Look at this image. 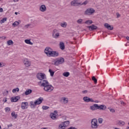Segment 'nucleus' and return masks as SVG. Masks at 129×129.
I'll return each instance as SVG.
<instances>
[{"label":"nucleus","mask_w":129,"mask_h":129,"mask_svg":"<svg viewBox=\"0 0 129 129\" xmlns=\"http://www.w3.org/2000/svg\"><path fill=\"white\" fill-rule=\"evenodd\" d=\"M39 83H40L41 86H43V90L45 92H52L54 90V87L50 84L47 80H43L39 82Z\"/></svg>","instance_id":"obj_1"},{"label":"nucleus","mask_w":129,"mask_h":129,"mask_svg":"<svg viewBox=\"0 0 129 129\" xmlns=\"http://www.w3.org/2000/svg\"><path fill=\"white\" fill-rule=\"evenodd\" d=\"M44 53L48 57H58L59 56L58 52L53 51V49L49 47L45 48Z\"/></svg>","instance_id":"obj_2"},{"label":"nucleus","mask_w":129,"mask_h":129,"mask_svg":"<svg viewBox=\"0 0 129 129\" xmlns=\"http://www.w3.org/2000/svg\"><path fill=\"white\" fill-rule=\"evenodd\" d=\"M44 101V98L43 97H39L38 99L36 100L34 102L31 101L29 103V105L31 108H36L37 105L41 104Z\"/></svg>","instance_id":"obj_3"},{"label":"nucleus","mask_w":129,"mask_h":129,"mask_svg":"<svg viewBox=\"0 0 129 129\" xmlns=\"http://www.w3.org/2000/svg\"><path fill=\"white\" fill-rule=\"evenodd\" d=\"M69 124H70V121H69L61 122L58 125V129H65L69 125Z\"/></svg>","instance_id":"obj_4"},{"label":"nucleus","mask_w":129,"mask_h":129,"mask_svg":"<svg viewBox=\"0 0 129 129\" xmlns=\"http://www.w3.org/2000/svg\"><path fill=\"white\" fill-rule=\"evenodd\" d=\"M98 123L97 122V119L94 118L91 121V127L92 129L98 128Z\"/></svg>","instance_id":"obj_5"},{"label":"nucleus","mask_w":129,"mask_h":129,"mask_svg":"<svg viewBox=\"0 0 129 129\" xmlns=\"http://www.w3.org/2000/svg\"><path fill=\"white\" fill-rule=\"evenodd\" d=\"M95 13V10L93 8H88L84 12V15L86 16H92Z\"/></svg>","instance_id":"obj_6"},{"label":"nucleus","mask_w":129,"mask_h":129,"mask_svg":"<svg viewBox=\"0 0 129 129\" xmlns=\"http://www.w3.org/2000/svg\"><path fill=\"white\" fill-rule=\"evenodd\" d=\"M36 77L37 79L39 80H41V81H43V80H46L47 77H46V75L44 73H39L37 74Z\"/></svg>","instance_id":"obj_7"},{"label":"nucleus","mask_w":129,"mask_h":129,"mask_svg":"<svg viewBox=\"0 0 129 129\" xmlns=\"http://www.w3.org/2000/svg\"><path fill=\"white\" fill-rule=\"evenodd\" d=\"M52 37L54 39H58L60 38V32L59 30L57 29H54L52 31Z\"/></svg>","instance_id":"obj_8"},{"label":"nucleus","mask_w":129,"mask_h":129,"mask_svg":"<svg viewBox=\"0 0 129 129\" xmlns=\"http://www.w3.org/2000/svg\"><path fill=\"white\" fill-rule=\"evenodd\" d=\"M64 59L62 57L57 58L54 61V65H55V66H58V65L63 64V63H64Z\"/></svg>","instance_id":"obj_9"},{"label":"nucleus","mask_w":129,"mask_h":129,"mask_svg":"<svg viewBox=\"0 0 129 129\" xmlns=\"http://www.w3.org/2000/svg\"><path fill=\"white\" fill-rule=\"evenodd\" d=\"M23 62L25 67H30V66H31V61L29 59H28V58H24Z\"/></svg>","instance_id":"obj_10"},{"label":"nucleus","mask_w":129,"mask_h":129,"mask_svg":"<svg viewBox=\"0 0 129 129\" xmlns=\"http://www.w3.org/2000/svg\"><path fill=\"white\" fill-rule=\"evenodd\" d=\"M58 113V111H54V112L51 113L50 114V117L52 119L55 120L57 118V115Z\"/></svg>","instance_id":"obj_11"},{"label":"nucleus","mask_w":129,"mask_h":129,"mask_svg":"<svg viewBox=\"0 0 129 129\" xmlns=\"http://www.w3.org/2000/svg\"><path fill=\"white\" fill-rule=\"evenodd\" d=\"M71 5L72 7H77V6L81 5V3H80L78 0H74L71 2Z\"/></svg>","instance_id":"obj_12"},{"label":"nucleus","mask_w":129,"mask_h":129,"mask_svg":"<svg viewBox=\"0 0 129 129\" xmlns=\"http://www.w3.org/2000/svg\"><path fill=\"white\" fill-rule=\"evenodd\" d=\"M29 107V103L27 102H22L21 103L22 109H27Z\"/></svg>","instance_id":"obj_13"},{"label":"nucleus","mask_w":129,"mask_h":129,"mask_svg":"<svg viewBox=\"0 0 129 129\" xmlns=\"http://www.w3.org/2000/svg\"><path fill=\"white\" fill-rule=\"evenodd\" d=\"M39 11L40 12H41V13H44V12L47 11V7H46V6L44 5H41L39 7Z\"/></svg>","instance_id":"obj_14"},{"label":"nucleus","mask_w":129,"mask_h":129,"mask_svg":"<svg viewBox=\"0 0 129 129\" xmlns=\"http://www.w3.org/2000/svg\"><path fill=\"white\" fill-rule=\"evenodd\" d=\"M105 28H106L108 30L111 31L113 30V27L110 26V25L108 24V23H106L104 24Z\"/></svg>","instance_id":"obj_15"},{"label":"nucleus","mask_w":129,"mask_h":129,"mask_svg":"<svg viewBox=\"0 0 129 129\" xmlns=\"http://www.w3.org/2000/svg\"><path fill=\"white\" fill-rule=\"evenodd\" d=\"M60 101L62 103H64V104H66L67 103H68L69 100H68V98L63 97L61 98Z\"/></svg>","instance_id":"obj_16"},{"label":"nucleus","mask_w":129,"mask_h":129,"mask_svg":"<svg viewBox=\"0 0 129 129\" xmlns=\"http://www.w3.org/2000/svg\"><path fill=\"white\" fill-rule=\"evenodd\" d=\"M98 104H95L90 107V109L91 110H96L98 109Z\"/></svg>","instance_id":"obj_17"},{"label":"nucleus","mask_w":129,"mask_h":129,"mask_svg":"<svg viewBox=\"0 0 129 129\" xmlns=\"http://www.w3.org/2000/svg\"><path fill=\"white\" fill-rule=\"evenodd\" d=\"M98 109H99L100 110H105V109H106V106L104 105H101L99 106L98 105Z\"/></svg>","instance_id":"obj_18"},{"label":"nucleus","mask_w":129,"mask_h":129,"mask_svg":"<svg viewBox=\"0 0 129 129\" xmlns=\"http://www.w3.org/2000/svg\"><path fill=\"white\" fill-rule=\"evenodd\" d=\"M117 123L119 126H123L125 125V122L122 120H118Z\"/></svg>","instance_id":"obj_19"},{"label":"nucleus","mask_w":129,"mask_h":129,"mask_svg":"<svg viewBox=\"0 0 129 129\" xmlns=\"http://www.w3.org/2000/svg\"><path fill=\"white\" fill-rule=\"evenodd\" d=\"M89 31H93V30H96L97 29V26L92 25V26H88Z\"/></svg>","instance_id":"obj_20"},{"label":"nucleus","mask_w":129,"mask_h":129,"mask_svg":"<svg viewBox=\"0 0 129 129\" xmlns=\"http://www.w3.org/2000/svg\"><path fill=\"white\" fill-rule=\"evenodd\" d=\"M19 99H20V98L18 96L13 97L11 98V100L12 102H17V101H18V100H19Z\"/></svg>","instance_id":"obj_21"},{"label":"nucleus","mask_w":129,"mask_h":129,"mask_svg":"<svg viewBox=\"0 0 129 129\" xmlns=\"http://www.w3.org/2000/svg\"><path fill=\"white\" fill-rule=\"evenodd\" d=\"M59 47L61 50H64L65 49V44L62 42H60L59 43Z\"/></svg>","instance_id":"obj_22"},{"label":"nucleus","mask_w":129,"mask_h":129,"mask_svg":"<svg viewBox=\"0 0 129 129\" xmlns=\"http://www.w3.org/2000/svg\"><path fill=\"white\" fill-rule=\"evenodd\" d=\"M24 42L26 44H28V45H33L32 42H31V40L30 39H25Z\"/></svg>","instance_id":"obj_23"},{"label":"nucleus","mask_w":129,"mask_h":129,"mask_svg":"<svg viewBox=\"0 0 129 129\" xmlns=\"http://www.w3.org/2000/svg\"><path fill=\"white\" fill-rule=\"evenodd\" d=\"M32 93V90L28 89L25 92V95H29V94H31Z\"/></svg>","instance_id":"obj_24"},{"label":"nucleus","mask_w":129,"mask_h":129,"mask_svg":"<svg viewBox=\"0 0 129 129\" xmlns=\"http://www.w3.org/2000/svg\"><path fill=\"white\" fill-rule=\"evenodd\" d=\"M60 26L62 27V28H66V27H67V23L65 22L61 23Z\"/></svg>","instance_id":"obj_25"},{"label":"nucleus","mask_w":129,"mask_h":129,"mask_svg":"<svg viewBox=\"0 0 129 129\" xmlns=\"http://www.w3.org/2000/svg\"><path fill=\"white\" fill-rule=\"evenodd\" d=\"M77 23L79 24V25H82V24H84L83 23V19H79L77 21Z\"/></svg>","instance_id":"obj_26"},{"label":"nucleus","mask_w":129,"mask_h":129,"mask_svg":"<svg viewBox=\"0 0 129 129\" xmlns=\"http://www.w3.org/2000/svg\"><path fill=\"white\" fill-rule=\"evenodd\" d=\"M83 100L85 102H89V97L87 96L84 97Z\"/></svg>","instance_id":"obj_27"},{"label":"nucleus","mask_w":129,"mask_h":129,"mask_svg":"<svg viewBox=\"0 0 129 129\" xmlns=\"http://www.w3.org/2000/svg\"><path fill=\"white\" fill-rule=\"evenodd\" d=\"M62 75L64 77H68L69 76V75H70V73L68 72H64L62 74Z\"/></svg>","instance_id":"obj_28"},{"label":"nucleus","mask_w":129,"mask_h":129,"mask_svg":"<svg viewBox=\"0 0 129 129\" xmlns=\"http://www.w3.org/2000/svg\"><path fill=\"white\" fill-rule=\"evenodd\" d=\"M92 23L93 22L92 21V20H87L85 21L84 23L86 24V25H91Z\"/></svg>","instance_id":"obj_29"},{"label":"nucleus","mask_w":129,"mask_h":129,"mask_svg":"<svg viewBox=\"0 0 129 129\" xmlns=\"http://www.w3.org/2000/svg\"><path fill=\"white\" fill-rule=\"evenodd\" d=\"M19 91H20V89H19V88H15L12 90V92L13 93H16V92H19Z\"/></svg>","instance_id":"obj_30"},{"label":"nucleus","mask_w":129,"mask_h":129,"mask_svg":"<svg viewBox=\"0 0 129 129\" xmlns=\"http://www.w3.org/2000/svg\"><path fill=\"white\" fill-rule=\"evenodd\" d=\"M13 44H14V41H13L12 40H8L7 41V44L8 46H11V45H13Z\"/></svg>","instance_id":"obj_31"},{"label":"nucleus","mask_w":129,"mask_h":129,"mask_svg":"<svg viewBox=\"0 0 129 129\" xmlns=\"http://www.w3.org/2000/svg\"><path fill=\"white\" fill-rule=\"evenodd\" d=\"M12 25L14 27H17L20 25V23L18 21H15Z\"/></svg>","instance_id":"obj_32"},{"label":"nucleus","mask_w":129,"mask_h":129,"mask_svg":"<svg viewBox=\"0 0 129 129\" xmlns=\"http://www.w3.org/2000/svg\"><path fill=\"white\" fill-rule=\"evenodd\" d=\"M7 20H8V19L7 18H3L2 20H1V21H0L1 24H4V23H5V22H7Z\"/></svg>","instance_id":"obj_33"},{"label":"nucleus","mask_w":129,"mask_h":129,"mask_svg":"<svg viewBox=\"0 0 129 129\" xmlns=\"http://www.w3.org/2000/svg\"><path fill=\"white\" fill-rule=\"evenodd\" d=\"M48 71L50 74V76H54V73H55L54 71H52V70L51 69H49Z\"/></svg>","instance_id":"obj_34"},{"label":"nucleus","mask_w":129,"mask_h":129,"mask_svg":"<svg viewBox=\"0 0 129 129\" xmlns=\"http://www.w3.org/2000/svg\"><path fill=\"white\" fill-rule=\"evenodd\" d=\"M11 115L12 117H14V118H17V115L16 114V113L15 112H12L11 113Z\"/></svg>","instance_id":"obj_35"},{"label":"nucleus","mask_w":129,"mask_h":129,"mask_svg":"<svg viewBox=\"0 0 129 129\" xmlns=\"http://www.w3.org/2000/svg\"><path fill=\"white\" fill-rule=\"evenodd\" d=\"M98 122H99V123L101 124V123H102L103 122V119L102 118H98Z\"/></svg>","instance_id":"obj_36"},{"label":"nucleus","mask_w":129,"mask_h":129,"mask_svg":"<svg viewBox=\"0 0 129 129\" xmlns=\"http://www.w3.org/2000/svg\"><path fill=\"white\" fill-rule=\"evenodd\" d=\"M42 108L43 110H47V109H49V107L47 106H43Z\"/></svg>","instance_id":"obj_37"},{"label":"nucleus","mask_w":129,"mask_h":129,"mask_svg":"<svg viewBox=\"0 0 129 129\" xmlns=\"http://www.w3.org/2000/svg\"><path fill=\"white\" fill-rule=\"evenodd\" d=\"M92 80H93V81H94V83L95 84L97 83V80L96 79L95 77H93L92 78Z\"/></svg>","instance_id":"obj_38"},{"label":"nucleus","mask_w":129,"mask_h":129,"mask_svg":"<svg viewBox=\"0 0 129 129\" xmlns=\"http://www.w3.org/2000/svg\"><path fill=\"white\" fill-rule=\"evenodd\" d=\"M87 4H88V1H85L84 3H83L82 4H81V5H82V6H86V5Z\"/></svg>","instance_id":"obj_39"},{"label":"nucleus","mask_w":129,"mask_h":129,"mask_svg":"<svg viewBox=\"0 0 129 129\" xmlns=\"http://www.w3.org/2000/svg\"><path fill=\"white\" fill-rule=\"evenodd\" d=\"M5 111H6V112H9V111H11V109H10V108H9V107H6V108H5Z\"/></svg>","instance_id":"obj_40"},{"label":"nucleus","mask_w":129,"mask_h":129,"mask_svg":"<svg viewBox=\"0 0 129 129\" xmlns=\"http://www.w3.org/2000/svg\"><path fill=\"white\" fill-rule=\"evenodd\" d=\"M30 26H31V24H27L25 25L24 28L25 29H28V28H29Z\"/></svg>","instance_id":"obj_41"},{"label":"nucleus","mask_w":129,"mask_h":129,"mask_svg":"<svg viewBox=\"0 0 129 129\" xmlns=\"http://www.w3.org/2000/svg\"><path fill=\"white\" fill-rule=\"evenodd\" d=\"M5 63L3 62H0V68H1L2 67H4L5 66Z\"/></svg>","instance_id":"obj_42"},{"label":"nucleus","mask_w":129,"mask_h":129,"mask_svg":"<svg viewBox=\"0 0 129 129\" xmlns=\"http://www.w3.org/2000/svg\"><path fill=\"white\" fill-rule=\"evenodd\" d=\"M89 102H94V100L92 98H89Z\"/></svg>","instance_id":"obj_43"},{"label":"nucleus","mask_w":129,"mask_h":129,"mask_svg":"<svg viewBox=\"0 0 129 129\" xmlns=\"http://www.w3.org/2000/svg\"><path fill=\"white\" fill-rule=\"evenodd\" d=\"M87 92H88V91H87V90L82 91V93H83L84 94H86V93H87Z\"/></svg>","instance_id":"obj_44"},{"label":"nucleus","mask_w":129,"mask_h":129,"mask_svg":"<svg viewBox=\"0 0 129 129\" xmlns=\"http://www.w3.org/2000/svg\"><path fill=\"white\" fill-rule=\"evenodd\" d=\"M109 110H110V111L111 112H114V109H113V108H110V109H109Z\"/></svg>","instance_id":"obj_45"},{"label":"nucleus","mask_w":129,"mask_h":129,"mask_svg":"<svg viewBox=\"0 0 129 129\" xmlns=\"http://www.w3.org/2000/svg\"><path fill=\"white\" fill-rule=\"evenodd\" d=\"M1 38L2 39V40H6V39H7V37L3 36V37H1Z\"/></svg>","instance_id":"obj_46"},{"label":"nucleus","mask_w":129,"mask_h":129,"mask_svg":"<svg viewBox=\"0 0 129 129\" xmlns=\"http://www.w3.org/2000/svg\"><path fill=\"white\" fill-rule=\"evenodd\" d=\"M117 18H119L120 17V15L119 13H116Z\"/></svg>","instance_id":"obj_47"},{"label":"nucleus","mask_w":129,"mask_h":129,"mask_svg":"<svg viewBox=\"0 0 129 129\" xmlns=\"http://www.w3.org/2000/svg\"><path fill=\"white\" fill-rule=\"evenodd\" d=\"M4 12V9L3 8H0V13H3Z\"/></svg>","instance_id":"obj_48"},{"label":"nucleus","mask_w":129,"mask_h":129,"mask_svg":"<svg viewBox=\"0 0 129 129\" xmlns=\"http://www.w3.org/2000/svg\"><path fill=\"white\" fill-rule=\"evenodd\" d=\"M12 126H13V124H12L8 125V127H12Z\"/></svg>","instance_id":"obj_49"},{"label":"nucleus","mask_w":129,"mask_h":129,"mask_svg":"<svg viewBox=\"0 0 129 129\" xmlns=\"http://www.w3.org/2000/svg\"><path fill=\"white\" fill-rule=\"evenodd\" d=\"M20 0H13L14 3H18Z\"/></svg>","instance_id":"obj_50"},{"label":"nucleus","mask_w":129,"mask_h":129,"mask_svg":"<svg viewBox=\"0 0 129 129\" xmlns=\"http://www.w3.org/2000/svg\"><path fill=\"white\" fill-rule=\"evenodd\" d=\"M120 103L122 105H124V102H123V101H121Z\"/></svg>","instance_id":"obj_51"},{"label":"nucleus","mask_w":129,"mask_h":129,"mask_svg":"<svg viewBox=\"0 0 129 129\" xmlns=\"http://www.w3.org/2000/svg\"><path fill=\"white\" fill-rule=\"evenodd\" d=\"M67 117L66 116H63L62 117V118H63V119H67Z\"/></svg>","instance_id":"obj_52"},{"label":"nucleus","mask_w":129,"mask_h":129,"mask_svg":"<svg viewBox=\"0 0 129 129\" xmlns=\"http://www.w3.org/2000/svg\"><path fill=\"white\" fill-rule=\"evenodd\" d=\"M69 129H76V128H75V127H71L69 128Z\"/></svg>","instance_id":"obj_53"},{"label":"nucleus","mask_w":129,"mask_h":129,"mask_svg":"<svg viewBox=\"0 0 129 129\" xmlns=\"http://www.w3.org/2000/svg\"><path fill=\"white\" fill-rule=\"evenodd\" d=\"M126 40H127L128 41H129V37H128V36H127V37H126Z\"/></svg>","instance_id":"obj_54"},{"label":"nucleus","mask_w":129,"mask_h":129,"mask_svg":"<svg viewBox=\"0 0 129 129\" xmlns=\"http://www.w3.org/2000/svg\"><path fill=\"white\" fill-rule=\"evenodd\" d=\"M4 102H7L8 101V100H7V98L5 99V100H4Z\"/></svg>","instance_id":"obj_55"},{"label":"nucleus","mask_w":129,"mask_h":129,"mask_svg":"<svg viewBox=\"0 0 129 129\" xmlns=\"http://www.w3.org/2000/svg\"><path fill=\"white\" fill-rule=\"evenodd\" d=\"M94 102H95V103H98V101H95Z\"/></svg>","instance_id":"obj_56"},{"label":"nucleus","mask_w":129,"mask_h":129,"mask_svg":"<svg viewBox=\"0 0 129 129\" xmlns=\"http://www.w3.org/2000/svg\"><path fill=\"white\" fill-rule=\"evenodd\" d=\"M41 129H48L47 127L41 128Z\"/></svg>","instance_id":"obj_57"},{"label":"nucleus","mask_w":129,"mask_h":129,"mask_svg":"<svg viewBox=\"0 0 129 129\" xmlns=\"http://www.w3.org/2000/svg\"><path fill=\"white\" fill-rule=\"evenodd\" d=\"M126 129H129V126H127Z\"/></svg>","instance_id":"obj_58"},{"label":"nucleus","mask_w":129,"mask_h":129,"mask_svg":"<svg viewBox=\"0 0 129 129\" xmlns=\"http://www.w3.org/2000/svg\"><path fill=\"white\" fill-rule=\"evenodd\" d=\"M15 14L16 15H18V13H17V12H15Z\"/></svg>","instance_id":"obj_59"},{"label":"nucleus","mask_w":129,"mask_h":129,"mask_svg":"<svg viewBox=\"0 0 129 129\" xmlns=\"http://www.w3.org/2000/svg\"><path fill=\"white\" fill-rule=\"evenodd\" d=\"M0 129H2V126L0 125Z\"/></svg>","instance_id":"obj_60"},{"label":"nucleus","mask_w":129,"mask_h":129,"mask_svg":"<svg viewBox=\"0 0 129 129\" xmlns=\"http://www.w3.org/2000/svg\"><path fill=\"white\" fill-rule=\"evenodd\" d=\"M7 93H9V91H7Z\"/></svg>","instance_id":"obj_61"}]
</instances>
